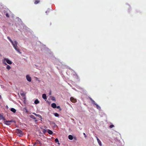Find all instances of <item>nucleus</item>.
<instances>
[{
  "label": "nucleus",
  "instance_id": "f257e3e1",
  "mask_svg": "<svg viewBox=\"0 0 146 146\" xmlns=\"http://www.w3.org/2000/svg\"><path fill=\"white\" fill-rule=\"evenodd\" d=\"M11 43L12 44L13 46V47L15 48V49L19 53L21 54V53L19 49L17 48V42L15 40L14 42H13Z\"/></svg>",
  "mask_w": 146,
  "mask_h": 146
},
{
  "label": "nucleus",
  "instance_id": "f03ea898",
  "mask_svg": "<svg viewBox=\"0 0 146 146\" xmlns=\"http://www.w3.org/2000/svg\"><path fill=\"white\" fill-rule=\"evenodd\" d=\"M14 122L13 120H11L6 121L4 122V123L7 125H11L10 123Z\"/></svg>",
  "mask_w": 146,
  "mask_h": 146
},
{
  "label": "nucleus",
  "instance_id": "7ed1b4c3",
  "mask_svg": "<svg viewBox=\"0 0 146 146\" xmlns=\"http://www.w3.org/2000/svg\"><path fill=\"white\" fill-rule=\"evenodd\" d=\"M16 133L19 135H23V132L20 130L18 129H17L16 131Z\"/></svg>",
  "mask_w": 146,
  "mask_h": 146
},
{
  "label": "nucleus",
  "instance_id": "20e7f679",
  "mask_svg": "<svg viewBox=\"0 0 146 146\" xmlns=\"http://www.w3.org/2000/svg\"><path fill=\"white\" fill-rule=\"evenodd\" d=\"M27 80L29 82H30L31 81V77L29 75H27L26 76Z\"/></svg>",
  "mask_w": 146,
  "mask_h": 146
},
{
  "label": "nucleus",
  "instance_id": "39448f33",
  "mask_svg": "<svg viewBox=\"0 0 146 146\" xmlns=\"http://www.w3.org/2000/svg\"><path fill=\"white\" fill-rule=\"evenodd\" d=\"M70 101L73 103H75L76 102V100L73 97H71L70 98Z\"/></svg>",
  "mask_w": 146,
  "mask_h": 146
},
{
  "label": "nucleus",
  "instance_id": "423d86ee",
  "mask_svg": "<svg viewBox=\"0 0 146 146\" xmlns=\"http://www.w3.org/2000/svg\"><path fill=\"white\" fill-rule=\"evenodd\" d=\"M4 60H5L6 61V62L8 64H11L12 63V62H11V61L10 60L7 58H5L4 59Z\"/></svg>",
  "mask_w": 146,
  "mask_h": 146
},
{
  "label": "nucleus",
  "instance_id": "0eeeda50",
  "mask_svg": "<svg viewBox=\"0 0 146 146\" xmlns=\"http://www.w3.org/2000/svg\"><path fill=\"white\" fill-rule=\"evenodd\" d=\"M30 117L34 119L35 122H37V121L36 119V118L34 116L31 115L30 116Z\"/></svg>",
  "mask_w": 146,
  "mask_h": 146
},
{
  "label": "nucleus",
  "instance_id": "6e6552de",
  "mask_svg": "<svg viewBox=\"0 0 146 146\" xmlns=\"http://www.w3.org/2000/svg\"><path fill=\"white\" fill-rule=\"evenodd\" d=\"M51 106L52 108H55L56 107V104L53 103L51 105Z\"/></svg>",
  "mask_w": 146,
  "mask_h": 146
},
{
  "label": "nucleus",
  "instance_id": "1a4fd4ad",
  "mask_svg": "<svg viewBox=\"0 0 146 146\" xmlns=\"http://www.w3.org/2000/svg\"><path fill=\"white\" fill-rule=\"evenodd\" d=\"M96 138L98 142V143H99V145H101L102 143H101V141L100 140V139L98 138V137H96Z\"/></svg>",
  "mask_w": 146,
  "mask_h": 146
},
{
  "label": "nucleus",
  "instance_id": "9d476101",
  "mask_svg": "<svg viewBox=\"0 0 146 146\" xmlns=\"http://www.w3.org/2000/svg\"><path fill=\"white\" fill-rule=\"evenodd\" d=\"M42 98L44 100H46L47 99V98L46 94H43L42 95Z\"/></svg>",
  "mask_w": 146,
  "mask_h": 146
},
{
  "label": "nucleus",
  "instance_id": "9b49d317",
  "mask_svg": "<svg viewBox=\"0 0 146 146\" xmlns=\"http://www.w3.org/2000/svg\"><path fill=\"white\" fill-rule=\"evenodd\" d=\"M47 132L50 134L51 135L53 133L52 131L48 129Z\"/></svg>",
  "mask_w": 146,
  "mask_h": 146
},
{
  "label": "nucleus",
  "instance_id": "f8f14e48",
  "mask_svg": "<svg viewBox=\"0 0 146 146\" xmlns=\"http://www.w3.org/2000/svg\"><path fill=\"white\" fill-rule=\"evenodd\" d=\"M11 111L13 112V113H15L16 112V110L14 108H11Z\"/></svg>",
  "mask_w": 146,
  "mask_h": 146
},
{
  "label": "nucleus",
  "instance_id": "ddd939ff",
  "mask_svg": "<svg viewBox=\"0 0 146 146\" xmlns=\"http://www.w3.org/2000/svg\"><path fill=\"white\" fill-rule=\"evenodd\" d=\"M68 139L70 140H72L73 139V136L71 135H69L68 136Z\"/></svg>",
  "mask_w": 146,
  "mask_h": 146
},
{
  "label": "nucleus",
  "instance_id": "4468645a",
  "mask_svg": "<svg viewBox=\"0 0 146 146\" xmlns=\"http://www.w3.org/2000/svg\"><path fill=\"white\" fill-rule=\"evenodd\" d=\"M34 103L35 104H37L39 103V101L38 99H36V100H35Z\"/></svg>",
  "mask_w": 146,
  "mask_h": 146
},
{
  "label": "nucleus",
  "instance_id": "2eb2a0df",
  "mask_svg": "<svg viewBox=\"0 0 146 146\" xmlns=\"http://www.w3.org/2000/svg\"><path fill=\"white\" fill-rule=\"evenodd\" d=\"M40 2V1L37 0H35L34 2V3L35 4H37L39 3Z\"/></svg>",
  "mask_w": 146,
  "mask_h": 146
},
{
  "label": "nucleus",
  "instance_id": "dca6fc26",
  "mask_svg": "<svg viewBox=\"0 0 146 146\" xmlns=\"http://www.w3.org/2000/svg\"><path fill=\"white\" fill-rule=\"evenodd\" d=\"M36 116L40 118V119H41V121H42V116H41V115H40L39 114H37V115H36Z\"/></svg>",
  "mask_w": 146,
  "mask_h": 146
},
{
  "label": "nucleus",
  "instance_id": "f3484780",
  "mask_svg": "<svg viewBox=\"0 0 146 146\" xmlns=\"http://www.w3.org/2000/svg\"><path fill=\"white\" fill-rule=\"evenodd\" d=\"M7 38L8 39H9V40L10 41V42L11 43H12L13 42V41L11 40V39L10 38L9 36H8Z\"/></svg>",
  "mask_w": 146,
  "mask_h": 146
},
{
  "label": "nucleus",
  "instance_id": "a211bd4d",
  "mask_svg": "<svg viewBox=\"0 0 146 146\" xmlns=\"http://www.w3.org/2000/svg\"><path fill=\"white\" fill-rule=\"evenodd\" d=\"M54 115L56 117H58L59 116L58 114L57 113H54Z\"/></svg>",
  "mask_w": 146,
  "mask_h": 146
},
{
  "label": "nucleus",
  "instance_id": "6ab92c4d",
  "mask_svg": "<svg viewBox=\"0 0 146 146\" xmlns=\"http://www.w3.org/2000/svg\"><path fill=\"white\" fill-rule=\"evenodd\" d=\"M55 141L56 143L57 142L58 144H59V143L58 140L57 138H56L55 139Z\"/></svg>",
  "mask_w": 146,
  "mask_h": 146
},
{
  "label": "nucleus",
  "instance_id": "aec40b11",
  "mask_svg": "<svg viewBox=\"0 0 146 146\" xmlns=\"http://www.w3.org/2000/svg\"><path fill=\"white\" fill-rule=\"evenodd\" d=\"M6 68L7 69L9 70L11 68V67L9 65H7Z\"/></svg>",
  "mask_w": 146,
  "mask_h": 146
},
{
  "label": "nucleus",
  "instance_id": "412c9836",
  "mask_svg": "<svg viewBox=\"0 0 146 146\" xmlns=\"http://www.w3.org/2000/svg\"><path fill=\"white\" fill-rule=\"evenodd\" d=\"M96 107L98 109H99L100 108V106H99L97 104L96 105Z\"/></svg>",
  "mask_w": 146,
  "mask_h": 146
},
{
  "label": "nucleus",
  "instance_id": "4be33fe9",
  "mask_svg": "<svg viewBox=\"0 0 146 146\" xmlns=\"http://www.w3.org/2000/svg\"><path fill=\"white\" fill-rule=\"evenodd\" d=\"M56 108L57 109H59L60 111H61V110H62L61 108H60V106H57L56 107Z\"/></svg>",
  "mask_w": 146,
  "mask_h": 146
},
{
  "label": "nucleus",
  "instance_id": "5701e85b",
  "mask_svg": "<svg viewBox=\"0 0 146 146\" xmlns=\"http://www.w3.org/2000/svg\"><path fill=\"white\" fill-rule=\"evenodd\" d=\"M3 115L0 114V120L2 119L3 118Z\"/></svg>",
  "mask_w": 146,
  "mask_h": 146
},
{
  "label": "nucleus",
  "instance_id": "b1692460",
  "mask_svg": "<svg viewBox=\"0 0 146 146\" xmlns=\"http://www.w3.org/2000/svg\"><path fill=\"white\" fill-rule=\"evenodd\" d=\"M114 127V125H111L110 126V128H112Z\"/></svg>",
  "mask_w": 146,
  "mask_h": 146
},
{
  "label": "nucleus",
  "instance_id": "393cba45",
  "mask_svg": "<svg viewBox=\"0 0 146 146\" xmlns=\"http://www.w3.org/2000/svg\"><path fill=\"white\" fill-rule=\"evenodd\" d=\"M6 16L7 17H9V14L8 13H6Z\"/></svg>",
  "mask_w": 146,
  "mask_h": 146
},
{
  "label": "nucleus",
  "instance_id": "a878e982",
  "mask_svg": "<svg viewBox=\"0 0 146 146\" xmlns=\"http://www.w3.org/2000/svg\"><path fill=\"white\" fill-rule=\"evenodd\" d=\"M92 102L93 104H94L95 105H96V103L95 102L94 100H93Z\"/></svg>",
  "mask_w": 146,
  "mask_h": 146
},
{
  "label": "nucleus",
  "instance_id": "bb28decb",
  "mask_svg": "<svg viewBox=\"0 0 146 146\" xmlns=\"http://www.w3.org/2000/svg\"><path fill=\"white\" fill-rule=\"evenodd\" d=\"M3 63L4 64H5L6 65H7V64H6V63L5 62V61H3Z\"/></svg>",
  "mask_w": 146,
  "mask_h": 146
},
{
  "label": "nucleus",
  "instance_id": "cd10ccee",
  "mask_svg": "<svg viewBox=\"0 0 146 146\" xmlns=\"http://www.w3.org/2000/svg\"><path fill=\"white\" fill-rule=\"evenodd\" d=\"M83 134L84 135V137H86V135L85 133H83Z\"/></svg>",
  "mask_w": 146,
  "mask_h": 146
},
{
  "label": "nucleus",
  "instance_id": "c85d7f7f",
  "mask_svg": "<svg viewBox=\"0 0 146 146\" xmlns=\"http://www.w3.org/2000/svg\"><path fill=\"white\" fill-rule=\"evenodd\" d=\"M90 100H91L92 102L93 100H92V98H90Z\"/></svg>",
  "mask_w": 146,
  "mask_h": 146
},
{
  "label": "nucleus",
  "instance_id": "c756f323",
  "mask_svg": "<svg viewBox=\"0 0 146 146\" xmlns=\"http://www.w3.org/2000/svg\"><path fill=\"white\" fill-rule=\"evenodd\" d=\"M36 143H40V142L39 141H37Z\"/></svg>",
  "mask_w": 146,
  "mask_h": 146
},
{
  "label": "nucleus",
  "instance_id": "7c9ffc66",
  "mask_svg": "<svg viewBox=\"0 0 146 146\" xmlns=\"http://www.w3.org/2000/svg\"><path fill=\"white\" fill-rule=\"evenodd\" d=\"M52 100H55V98H54V97H53L52 98Z\"/></svg>",
  "mask_w": 146,
  "mask_h": 146
},
{
  "label": "nucleus",
  "instance_id": "2f4dec72",
  "mask_svg": "<svg viewBox=\"0 0 146 146\" xmlns=\"http://www.w3.org/2000/svg\"><path fill=\"white\" fill-rule=\"evenodd\" d=\"M2 119H3V120H5V119L3 117V118H2Z\"/></svg>",
  "mask_w": 146,
  "mask_h": 146
},
{
  "label": "nucleus",
  "instance_id": "473e14b6",
  "mask_svg": "<svg viewBox=\"0 0 146 146\" xmlns=\"http://www.w3.org/2000/svg\"><path fill=\"white\" fill-rule=\"evenodd\" d=\"M36 144V143H35V144L33 145V146H34L35 145V144Z\"/></svg>",
  "mask_w": 146,
  "mask_h": 146
},
{
  "label": "nucleus",
  "instance_id": "72a5a7b5",
  "mask_svg": "<svg viewBox=\"0 0 146 146\" xmlns=\"http://www.w3.org/2000/svg\"><path fill=\"white\" fill-rule=\"evenodd\" d=\"M51 92H50L49 93V95H51Z\"/></svg>",
  "mask_w": 146,
  "mask_h": 146
},
{
  "label": "nucleus",
  "instance_id": "f704fd0d",
  "mask_svg": "<svg viewBox=\"0 0 146 146\" xmlns=\"http://www.w3.org/2000/svg\"><path fill=\"white\" fill-rule=\"evenodd\" d=\"M33 114H34L35 115H37V114H36V113H34Z\"/></svg>",
  "mask_w": 146,
  "mask_h": 146
},
{
  "label": "nucleus",
  "instance_id": "c9c22d12",
  "mask_svg": "<svg viewBox=\"0 0 146 146\" xmlns=\"http://www.w3.org/2000/svg\"><path fill=\"white\" fill-rule=\"evenodd\" d=\"M1 98V95H0V98Z\"/></svg>",
  "mask_w": 146,
  "mask_h": 146
},
{
  "label": "nucleus",
  "instance_id": "e433bc0d",
  "mask_svg": "<svg viewBox=\"0 0 146 146\" xmlns=\"http://www.w3.org/2000/svg\"><path fill=\"white\" fill-rule=\"evenodd\" d=\"M36 80H37V79H38V78H37V77H36Z\"/></svg>",
  "mask_w": 146,
  "mask_h": 146
},
{
  "label": "nucleus",
  "instance_id": "4c0bfd02",
  "mask_svg": "<svg viewBox=\"0 0 146 146\" xmlns=\"http://www.w3.org/2000/svg\"><path fill=\"white\" fill-rule=\"evenodd\" d=\"M23 94H21V95H22Z\"/></svg>",
  "mask_w": 146,
  "mask_h": 146
}]
</instances>
